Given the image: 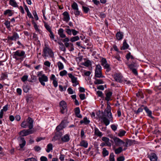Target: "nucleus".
<instances>
[{"label": "nucleus", "instance_id": "44", "mask_svg": "<svg viewBox=\"0 0 161 161\" xmlns=\"http://www.w3.org/2000/svg\"><path fill=\"white\" fill-rule=\"evenodd\" d=\"M68 123L69 122L67 121V120L64 119L62 121L60 124L61 125V126L64 127V128H65Z\"/></svg>", "mask_w": 161, "mask_h": 161}, {"label": "nucleus", "instance_id": "26", "mask_svg": "<svg viewBox=\"0 0 161 161\" xmlns=\"http://www.w3.org/2000/svg\"><path fill=\"white\" fill-rule=\"evenodd\" d=\"M64 30L62 28H60L58 30V34L59 36L60 37L62 38H65L66 37L64 33Z\"/></svg>", "mask_w": 161, "mask_h": 161}, {"label": "nucleus", "instance_id": "15", "mask_svg": "<svg viewBox=\"0 0 161 161\" xmlns=\"http://www.w3.org/2000/svg\"><path fill=\"white\" fill-rule=\"evenodd\" d=\"M19 38V35L17 32H14L13 33L12 36H8L7 37V39H5V40H7L8 41H9V40L16 41L17 39Z\"/></svg>", "mask_w": 161, "mask_h": 161}, {"label": "nucleus", "instance_id": "4", "mask_svg": "<svg viewBox=\"0 0 161 161\" xmlns=\"http://www.w3.org/2000/svg\"><path fill=\"white\" fill-rule=\"evenodd\" d=\"M101 65L103 66L104 69H106V71L108 72L111 70V68L110 67V65L107 63V62L106 58H102L101 60Z\"/></svg>", "mask_w": 161, "mask_h": 161}, {"label": "nucleus", "instance_id": "32", "mask_svg": "<svg viewBox=\"0 0 161 161\" xmlns=\"http://www.w3.org/2000/svg\"><path fill=\"white\" fill-rule=\"evenodd\" d=\"M126 133V131L125 130L123 129H120L117 136L120 137H122L125 135Z\"/></svg>", "mask_w": 161, "mask_h": 161}, {"label": "nucleus", "instance_id": "21", "mask_svg": "<svg viewBox=\"0 0 161 161\" xmlns=\"http://www.w3.org/2000/svg\"><path fill=\"white\" fill-rule=\"evenodd\" d=\"M115 36L116 39L120 41L122 40L124 37V33L123 32L119 31L117 32L115 35Z\"/></svg>", "mask_w": 161, "mask_h": 161}, {"label": "nucleus", "instance_id": "28", "mask_svg": "<svg viewBox=\"0 0 161 161\" xmlns=\"http://www.w3.org/2000/svg\"><path fill=\"white\" fill-rule=\"evenodd\" d=\"M105 76L103 75L102 71L97 72V71L95 72V75L94 78H104Z\"/></svg>", "mask_w": 161, "mask_h": 161}, {"label": "nucleus", "instance_id": "40", "mask_svg": "<svg viewBox=\"0 0 161 161\" xmlns=\"http://www.w3.org/2000/svg\"><path fill=\"white\" fill-rule=\"evenodd\" d=\"M13 14V13L12 12V10L10 9H7L4 11V15H6L8 14V15L9 16H12Z\"/></svg>", "mask_w": 161, "mask_h": 161}, {"label": "nucleus", "instance_id": "22", "mask_svg": "<svg viewBox=\"0 0 161 161\" xmlns=\"http://www.w3.org/2000/svg\"><path fill=\"white\" fill-rule=\"evenodd\" d=\"M122 46L120 47V49L121 50H125L128 48L129 47V45L127 42V40L124 39L122 44Z\"/></svg>", "mask_w": 161, "mask_h": 161}, {"label": "nucleus", "instance_id": "36", "mask_svg": "<svg viewBox=\"0 0 161 161\" xmlns=\"http://www.w3.org/2000/svg\"><path fill=\"white\" fill-rule=\"evenodd\" d=\"M132 144V140H131L127 139L126 142H125L124 146L125 147H127L129 145V146H131Z\"/></svg>", "mask_w": 161, "mask_h": 161}, {"label": "nucleus", "instance_id": "27", "mask_svg": "<svg viewBox=\"0 0 161 161\" xmlns=\"http://www.w3.org/2000/svg\"><path fill=\"white\" fill-rule=\"evenodd\" d=\"M81 124L84 123L85 125H87L90 123V121L88 119L87 117L86 116L83 118V120H81L80 122Z\"/></svg>", "mask_w": 161, "mask_h": 161}, {"label": "nucleus", "instance_id": "8", "mask_svg": "<svg viewBox=\"0 0 161 161\" xmlns=\"http://www.w3.org/2000/svg\"><path fill=\"white\" fill-rule=\"evenodd\" d=\"M63 132L61 131H57L55 133V135L52 139V141H55L57 140H60L63 134Z\"/></svg>", "mask_w": 161, "mask_h": 161}, {"label": "nucleus", "instance_id": "3", "mask_svg": "<svg viewBox=\"0 0 161 161\" xmlns=\"http://www.w3.org/2000/svg\"><path fill=\"white\" fill-rule=\"evenodd\" d=\"M111 107L110 106L108 102V104L107 108L104 110V114H107V116L108 118L110 120V121L113 122V117L112 116V114L111 112Z\"/></svg>", "mask_w": 161, "mask_h": 161}, {"label": "nucleus", "instance_id": "62", "mask_svg": "<svg viewBox=\"0 0 161 161\" xmlns=\"http://www.w3.org/2000/svg\"><path fill=\"white\" fill-rule=\"evenodd\" d=\"M125 160V158L124 156H119L117 159V161H124Z\"/></svg>", "mask_w": 161, "mask_h": 161}, {"label": "nucleus", "instance_id": "41", "mask_svg": "<svg viewBox=\"0 0 161 161\" xmlns=\"http://www.w3.org/2000/svg\"><path fill=\"white\" fill-rule=\"evenodd\" d=\"M82 10L85 14H87L90 11L89 8L83 6L82 7Z\"/></svg>", "mask_w": 161, "mask_h": 161}, {"label": "nucleus", "instance_id": "33", "mask_svg": "<svg viewBox=\"0 0 161 161\" xmlns=\"http://www.w3.org/2000/svg\"><path fill=\"white\" fill-rule=\"evenodd\" d=\"M94 79L95 80L94 83L96 85L103 84L104 83V81L102 79H97L96 78H94Z\"/></svg>", "mask_w": 161, "mask_h": 161}, {"label": "nucleus", "instance_id": "1", "mask_svg": "<svg viewBox=\"0 0 161 161\" xmlns=\"http://www.w3.org/2000/svg\"><path fill=\"white\" fill-rule=\"evenodd\" d=\"M13 58L17 60H23V59L26 57V55L24 51L20 50H17L13 53L12 55Z\"/></svg>", "mask_w": 161, "mask_h": 161}, {"label": "nucleus", "instance_id": "43", "mask_svg": "<svg viewBox=\"0 0 161 161\" xmlns=\"http://www.w3.org/2000/svg\"><path fill=\"white\" fill-rule=\"evenodd\" d=\"M97 94L98 96L101 97L103 100H104L105 97L102 91H98L97 92Z\"/></svg>", "mask_w": 161, "mask_h": 161}, {"label": "nucleus", "instance_id": "23", "mask_svg": "<svg viewBox=\"0 0 161 161\" xmlns=\"http://www.w3.org/2000/svg\"><path fill=\"white\" fill-rule=\"evenodd\" d=\"M136 96L140 99H143L144 97L143 92L142 89H139L138 92L136 93Z\"/></svg>", "mask_w": 161, "mask_h": 161}, {"label": "nucleus", "instance_id": "12", "mask_svg": "<svg viewBox=\"0 0 161 161\" xmlns=\"http://www.w3.org/2000/svg\"><path fill=\"white\" fill-rule=\"evenodd\" d=\"M114 78L115 80L117 82L122 83L124 81L123 76L121 74L119 73H116L114 75Z\"/></svg>", "mask_w": 161, "mask_h": 161}, {"label": "nucleus", "instance_id": "9", "mask_svg": "<svg viewBox=\"0 0 161 161\" xmlns=\"http://www.w3.org/2000/svg\"><path fill=\"white\" fill-rule=\"evenodd\" d=\"M69 77L71 79V82L73 84V86L74 87L76 86L77 85L79 84V83L77 81V78L74 75L71 73L68 74Z\"/></svg>", "mask_w": 161, "mask_h": 161}, {"label": "nucleus", "instance_id": "42", "mask_svg": "<svg viewBox=\"0 0 161 161\" xmlns=\"http://www.w3.org/2000/svg\"><path fill=\"white\" fill-rule=\"evenodd\" d=\"M35 132L34 129L29 128V129L25 130V133L27 136L29 134H32Z\"/></svg>", "mask_w": 161, "mask_h": 161}, {"label": "nucleus", "instance_id": "6", "mask_svg": "<svg viewBox=\"0 0 161 161\" xmlns=\"http://www.w3.org/2000/svg\"><path fill=\"white\" fill-rule=\"evenodd\" d=\"M59 107L60 109V112L62 114L67 112V103L64 101L62 100L60 102Z\"/></svg>", "mask_w": 161, "mask_h": 161}, {"label": "nucleus", "instance_id": "49", "mask_svg": "<svg viewBox=\"0 0 161 161\" xmlns=\"http://www.w3.org/2000/svg\"><path fill=\"white\" fill-rule=\"evenodd\" d=\"M31 22L32 24L34 25V27L36 31H39V29H38V27L37 26L36 23V22L34 21V19H32L31 20Z\"/></svg>", "mask_w": 161, "mask_h": 161}, {"label": "nucleus", "instance_id": "45", "mask_svg": "<svg viewBox=\"0 0 161 161\" xmlns=\"http://www.w3.org/2000/svg\"><path fill=\"white\" fill-rule=\"evenodd\" d=\"M80 39L79 37L78 36H75L73 37H71L70 39V41L71 42H74L76 41H77L79 40Z\"/></svg>", "mask_w": 161, "mask_h": 161}, {"label": "nucleus", "instance_id": "50", "mask_svg": "<svg viewBox=\"0 0 161 161\" xmlns=\"http://www.w3.org/2000/svg\"><path fill=\"white\" fill-rule=\"evenodd\" d=\"M60 124L59 125L57 126L56 128V130L57 131H61L64 128V127H63Z\"/></svg>", "mask_w": 161, "mask_h": 161}, {"label": "nucleus", "instance_id": "60", "mask_svg": "<svg viewBox=\"0 0 161 161\" xmlns=\"http://www.w3.org/2000/svg\"><path fill=\"white\" fill-rule=\"evenodd\" d=\"M9 106H10L9 105L7 104L3 107V109H2L1 110H2L3 111L6 112L8 110Z\"/></svg>", "mask_w": 161, "mask_h": 161}, {"label": "nucleus", "instance_id": "10", "mask_svg": "<svg viewBox=\"0 0 161 161\" xmlns=\"http://www.w3.org/2000/svg\"><path fill=\"white\" fill-rule=\"evenodd\" d=\"M18 139L19 140L20 143L19 145L20 147V148L18 150L19 151L24 150V149H23V148L26 144V141L24 138L21 136H19L18 138Z\"/></svg>", "mask_w": 161, "mask_h": 161}, {"label": "nucleus", "instance_id": "20", "mask_svg": "<svg viewBox=\"0 0 161 161\" xmlns=\"http://www.w3.org/2000/svg\"><path fill=\"white\" fill-rule=\"evenodd\" d=\"M33 120L30 117H28L27 119V123L28 124V127L29 128L33 129Z\"/></svg>", "mask_w": 161, "mask_h": 161}, {"label": "nucleus", "instance_id": "11", "mask_svg": "<svg viewBox=\"0 0 161 161\" xmlns=\"http://www.w3.org/2000/svg\"><path fill=\"white\" fill-rule=\"evenodd\" d=\"M115 145L117 146H121L122 145L124 144L125 142L118 137H115L113 139Z\"/></svg>", "mask_w": 161, "mask_h": 161}, {"label": "nucleus", "instance_id": "14", "mask_svg": "<svg viewBox=\"0 0 161 161\" xmlns=\"http://www.w3.org/2000/svg\"><path fill=\"white\" fill-rule=\"evenodd\" d=\"M102 115L99 116V118L102 119L105 125L106 126H107L109 124L110 120L109 119H108L106 117L104 116L105 114H104L103 111L102 112Z\"/></svg>", "mask_w": 161, "mask_h": 161}, {"label": "nucleus", "instance_id": "5", "mask_svg": "<svg viewBox=\"0 0 161 161\" xmlns=\"http://www.w3.org/2000/svg\"><path fill=\"white\" fill-rule=\"evenodd\" d=\"M71 7L75 10L74 13L76 17H78L79 15H82V14L79 11L78 5L76 2H74L72 3Z\"/></svg>", "mask_w": 161, "mask_h": 161}, {"label": "nucleus", "instance_id": "35", "mask_svg": "<svg viewBox=\"0 0 161 161\" xmlns=\"http://www.w3.org/2000/svg\"><path fill=\"white\" fill-rule=\"evenodd\" d=\"M102 150V153L103 157H105L108 155L109 152L105 148H103Z\"/></svg>", "mask_w": 161, "mask_h": 161}, {"label": "nucleus", "instance_id": "54", "mask_svg": "<svg viewBox=\"0 0 161 161\" xmlns=\"http://www.w3.org/2000/svg\"><path fill=\"white\" fill-rule=\"evenodd\" d=\"M20 126L23 128H26L27 126H28V125H27V122L24 121L21 123Z\"/></svg>", "mask_w": 161, "mask_h": 161}, {"label": "nucleus", "instance_id": "24", "mask_svg": "<svg viewBox=\"0 0 161 161\" xmlns=\"http://www.w3.org/2000/svg\"><path fill=\"white\" fill-rule=\"evenodd\" d=\"M64 16L63 20L67 22L69 21L70 19V17L69 14L67 11H65L63 13Z\"/></svg>", "mask_w": 161, "mask_h": 161}, {"label": "nucleus", "instance_id": "37", "mask_svg": "<svg viewBox=\"0 0 161 161\" xmlns=\"http://www.w3.org/2000/svg\"><path fill=\"white\" fill-rule=\"evenodd\" d=\"M9 4L14 7H18V5L15 0H9Z\"/></svg>", "mask_w": 161, "mask_h": 161}, {"label": "nucleus", "instance_id": "7", "mask_svg": "<svg viewBox=\"0 0 161 161\" xmlns=\"http://www.w3.org/2000/svg\"><path fill=\"white\" fill-rule=\"evenodd\" d=\"M42 55L45 58L50 56V49L49 48L48 46L46 44H45L44 47L43 49Z\"/></svg>", "mask_w": 161, "mask_h": 161}, {"label": "nucleus", "instance_id": "17", "mask_svg": "<svg viewBox=\"0 0 161 161\" xmlns=\"http://www.w3.org/2000/svg\"><path fill=\"white\" fill-rule=\"evenodd\" d=\"M39 80L41 84L43 86L45 85V83L44 82H47L48 81V78L47 76L44 75H43L41 77L39 78Z\"/></svg>", "mask_w": 161, "mask_h": 161}, {"label": "nucleus", "instance_id": "52", "mask_svg": "<svg viewBox=\"0 0 161 161\" xmlns=\"http://www.w3.org/2000/svg\"><path fill=\"white\" fill-rule=\"evenodd\" d=\"M96 71L97 72L102 71V67L99 64H97L96 66L95 71Z\"/></svg>", "mask_w": 161, "mask_h": 161}, {"label": "nucleus", "instance_id": "53", "mask_svg": "<svg viewBox=\"0 0 161 161\" xmlns=\"http://www.w3.org/2000/svg\"><path fill=\"white\" fill-rule=\"evenodd\" d=\"M19 134L20 136H21V137L26 136H27L26 135V133H25V129L23 130H22V131H21L19 133Z\"/></svg>", "mask_w": 161, "mask_h": 161}, {"label": "nucleus", "instance_id": "19", "mask_svg": "<svg viewBox=\"0 0 161 161\" xmlns=\"http://www.w3.org/2000/svg\"><path fill=\"white\" fill-rule=\"evenodd\" d=\"M144 109L148 116L152 119H154V117L152 115V111L150 110L147 106H145L144 108Z\"/></svg>", "mask_w": 161, "mask_h": 161}, {"label": "nucleus", "instance_id": "56", "mask_svg": "<svg viewBox=\"0 0 161 161\" xmlns=\"http://www.w3.org/2000/svg\"><path fill=\"white\" fill-rule=\"evenodd\" d=\"M31 80H28V81L31 82H35L36 80V77L33 75L31 76Z\"/></svg>", "mask_w": 161, "mask_h": 161}, {"label": "nucleus", "instance_id": "51", "mask_svg": "<svg viewBox=\"0 0 161 161\" xmlns=\"http://www.w3.org/2000/svg\"><path fill=\"white\" fill-rule=\"evenodd\" d=\"M44 26L46 29L50 32L49 35L50 37V26L45 22H44Z\"/></svg>", "mask_w": 161, "mask_h": 161}, {"label": "nucleus", "instance_id": "38", "mask_svg": "<svg viewBox=\"0 0 161 161\" xmlns=\"http://www.w3.org/2000/svg\"><path fill=\"white\" fill-rule=\"evenodd\" d=\"M8 77V75L7 72H2L1 75V80H4L6 79H7Z\"/></svg>", "mask_w": 161, "mask_h": 161}, {"label": "nucleus", "instance_id": "25", "mask_svg": "<svg viewBox=\"0 0 161 161\" xmlns=\"http://www.w3.org/2000/svg\"><path fill=\"white\" fill-rule=\"evenodd\" d=\"M62 41L63 42H64V46L68 48L70 46V43L68 42L69 41V38L66 37L64 39H61Z\"/></svg>", "mask_w": 161, "mask_h": 161}, {"label": "nucleus", "instance_id": "16", "mask_svg": "<svg viewBox=\"0 0 161 161\" xmlns=\"http://www.w3.org/2000/svg\"><path fill=\"white\" fill-rule=\"evenodd\" d=\"M105 92L106 97H105L104 100L107 101L108 102L109 101L112 100V99L111 98V97L113 94L112 92L107 91V90H105Z\"/></svg>", "mask_w": 161, "mask_h": 161}, {"label": "nucleus", "instance_id": "48", "mask_svg": "<svg viewBox=\"0 0 161 161\" xmlns=\"http://www.w3.org/2000/svg\"><path fill=\"white\" fill-rule=\"evenodd\" d=\"M58 65L59 70H62L64 68V66L63 64L60 61L58 63Z\"/></svg>", "mask_w": 161, "mask_h": 161}, {"label": "nucleus", "instance_id": "59", "mask_svg": "<svg viewBox=\"0 0 161 161\" xmlns=\"http://www.w3.org/2000/svg\"><path fill=\"white\" fill-rule=\"evenodd\" d=\"M83 64L85 66L88 67L90 65H91V62L89 60H87Z\"/></svg>", "mask_w": 161, "mask_h": 161}, {"label": "nucleus", "instance_id": "47", "mask_svg": "<svg viewBox=\"0 0 161 161\" xmlns=\"http://www.w3.org/2000/svg\"><path fill=\"white\" fill-rule=\"evenodd\" d=\"M29 86L26 85H24L23 86V90L25 92L27 93L29 90Z\"/></svg>", "mask_w": 161, "mask_h": 161}, {"label": "nucleus", "instance_id": "29", "mask_svg": "<svg viewBox=\"0 0 161 161\" xmlns=\"http://www.w3.org/2000/svg\"><path fill=\"white\" fill-rule=\"evenodd\" d=\"M145 107V106L143 105H141L140 107L137 110L134 111L135 113L137 115L139 114L140 113L142 112L143 109H144Z\"/></svg>", "mask_w": 161, "mask_h": 161}, {"label": "nucleus", "instance_id": "57", "mask_svg": "<svg viewBox=\"0 0 161 161\" xmlns=\"http://www.w3.org/2000/svg\"><path fill=\"white\" fill-rule=\"evenodd\" d=\"M67 72L66 70H64L60 72L59 75L60 76H63L66 75L67 74Z\"/></svg>", "mask_w": 161, "mask_h": 161}, {"label": "nucleus", "instance_id": "64", "mask_svg": "<svg viewBox=\"0 0 161 161\" xmlns=\"http://www.w3.org/2000/svg\"><path fill=\"white\" fill-rule=\"evenodd\" d=\"M79 97L81 100H83L86 99L85 95V94L81 93L79 95Z\"/></svg>", "mask_w": 161, "mask_h": 161}, {"label": "nucleus", "instance_id": "63", "mask_svg": "<svg viewBox=\"0 0 161 161\" xmlns=\"http://www.w3.org/2000/svg\"><path fill=\"white\" fill-rule=\"evenodd\" d=\"M75 114H78L80 113V110L79 107H76L74 109Z\"/></svg>", "mask_w": 161, "mask_h": 161}, {"label": "nucleus", "instance_id": "30", "mask_svg": "<svg viewBox=\"0 0 161 161\" xmlns=\"http://www.w3.org/2000/svg\"><path fill=\"white\" fill-rule=\"evenodd\" d=\"M79 145L85 148H87L88 146V143L87 141L82 140L80 142Z\"/></svg>", "mask_w": 161, "mask_h": 161}, {"label": "nucleus", "instance_id": "13", "mask_svg": "<svg viewBox=\"0 0 161 161\" xmlns=\"http://www.w3.org/2000/svg\"><path fill=\"white\" fill-rule=\"evenodd\" d=\"M70 140V135L69 134H67L62 136L60 141V143H66L69 142Z\"/></svg>", "mask_w": 161, "mask_h": 161}, {"label": "nucleus", "instance_id": "34", "mask_svg": "<svg viewBox=\"0 0 161 161\" xmlns=\"http://www.w3.org/2000/svg\"><path fill=\"white\" fill-rule=\"evenodd\" d=\"M118 148L114 149V151L115 153L116 154H118L121 153L123 151L122 147L121 146Z\"/></svg>", "mask_w": 161, "mask_h": 161}, {"label": "nucleus", "instance_id": "31", "mask_svg": "<svg viewBox=\"0 0 161 161\" xmlns=\"http://www.w3.org/2000/svg\"><path fill=\"white\" fill-rule=\"evenodd\" d=\"M94 134L96 136L101 137L102 136V133L97 127L94 128Z\"/></svg>", "mask_w": 161, "mask_h": 161}, {"label": "nucleus", "instance_id": "46", "mask_svg": "<svg viewBox=\"0 0 161 161\" xmlns=\"http://www.w3.org/2000/svg\"><path fill=\"white\" fill-rule=\"evenodd\" d=\"M113 153H111L109 156V161H115Z\"/></svg>", "mask_w": 161, "mask_h": 161}, {"label": "nucleus", "instance_id": "18", "mask_svg": "<svg viewBox=\"0 0 161 161\" xmlns=\"http://www.w3.org/2000/svg\"><path fill=\"white\" fill-rule=\"evenodd\" d=\"M148 157L151 161H157L158 157L156 153H150L148 156Z\"/></svg>", "mask_w": 161, "mask_h": 161}, {"label": "nucleus", "instance_id": "61", "mask_svg": "<svg viewBox=\"0 0 161 161\" xmlns=\"http://www.w3.org/2000/svg\"><path fill=\"white\" fill-rule=\"evenodd\" d=\"M69 50L70 51H73L74 50L73 44L72 43H70V46L68 48Z\"/></svg>", "mask_w": 161, "mask_h": 161}, {"label": "nucleus", "instance_id": "55", "mask_svg": "<svg viewBox=\"0 0 161 161\" xmlns=\"http://www.w3.org/2000/svg\"><path fill=\"white\" fill-rule=\"evenodd\" d=\"M4 24L6 25L7 28L9 29L10 28V22L8 20H5V22L4 23Z\"/></svg>", "mask_w": 161, "mask_h": 161}, {"label": "nucleus", "instance_id": "58", "mask_svg": "<svg viewBox=\"0 0 161 161\" xmlns=\"http://www.w3.org/2000/svg\"><path fill=\"white\" fill-rule=\"evenodd\" d=\"M28 78V76L26 75H24L21 78V80L22 81L25 82L27 80Z\"/></svg>", "mask_w": 161, "mask_h": 161}, {"label": "nucleus", "instance_id": "2", "mask_svg": "<svg viewBox=\"0 0 161 161\" xmlns=\"http://www.w3.org/2000/svg\"><path fill=\"white\" fill-rule=\"evenodd\" d=\"M126 64L130 69V70L132 71L133 74L135 75H138V72L136 68L137 67V65L136 63L132 62V63L130 64H129L128 63Z\"/></svg>", "mask_w": 161, "mask_h": 161}, {"label": "nucleus", "instance_id": "39", "mask_svg": "<svg viewBox=\"0 0 161 161\" xmlns=\"http://www.w3.org/2000/svg\"><path fill=\"white\" fill-rule=\"evenodd\" d=\"M125 58L128 61H129L130 58H131V59H134L135 58L133 56L131 55V53L129 52L126 55Z\"/></svg>", "mask_w": 161, "mask_h": 161}]
</instances>
